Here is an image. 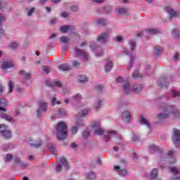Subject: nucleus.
<instances>
[{"label": "nucleus", "mask_w": 180, "mask_h": 180, "mask_svg": "<svg viewBox=\"0 0 180 180\" xmlns=\"http://www.w3.org/2000/svg\"><path fill=\"white\" fill-rule=\"evenodd\" d=\"M13 158V155H12V154H7L4 157V161H5V162H11V161H12Z\"/></svg>", "instance_id": "obj_41"}, {"label": "nucleus", "mask_w": 180, "mask_h": 180, "mask_svg": "<svg viewBox=\"0 0 180 180\" xmlns=\"http://www.w3.org/2000/svg\"><path fill=\"white\" fill-rule=\"evenodd\" d=\"M0 134H1L4 139H11V136H12L11 131L8 129V126L5 124L0 125Z\"/></svg>", "instance_id": "obj_7"}, {"label": "nucleus", "mask_w": 180, "mask_h": 180, "mask_svg": "<svg viewBox=\"0 0 180 180\" xmlns=\"http://www.w3.org/2000/svg\"><path fill=\"white\" fill-rule=\"evenodd\" d=\"M103 102V101L101 98H98L97 100H96V101L94 103V110H99V109H101V108H102V103Z\"/></svg>", "instance_id": "obj_25"}, {"label": "nucleus", "mask_w": 180, "mask_h": 180, "mask_svg": "<svg viewBox=\"0 0 180 180\" xmlns=\"http://www.w3.org/2000/svg\"><path fill=\"white\" fill-rule=\"evenodd\" d=\"M170 172L173 174L172 180H180L179 170L176 167H170Z\"/></svg>", "instance_id": "obj_18"}, {"label": "nucleus", "mask_w": 180, "mask_h": 180, "mask_svg": "<svg viewBox=\"0 0 180 180\" xmlns=\"http://www.w3.org/2000/svg\"><path fill=\"white\" fill-rule=\"evenodd\" d=\"M160 108L163 112L157 115L159 120H164V119H167V117H169L170 116L179 117V111L176 109L175 105L163 103Z\"/></svg>", "instance_id": "obj_1"}, {"label": "nucleus", "mask_w": 180, "mask_h": 180, "mask_svg": "<svg viewBox=\"0 0 180 180\" xmlns=\"http://www.w3.org/2000/svg\"><path fill=\"white\" fill-rule=\"evenodd\" d=\"M98 92H102L103 90V85H98L96 87Z\"/></svg>", "instance_id": "obj_59"}, {"label": "nucleus", "mask_w": 180, "mask_h": 180, "mask_svg": "<svg viewBox=\"0 0 180 180\" xmlns=\"http://www.w3.org/2000/svg\"><path fill=\"white\" fill-rule=\"evenodd\" d=\"M114 170L117 171L121 176L126 175L127 174V171L125 169H120V167L119 166H115Z\"/></svg>", "instance_id": "obj_33"}, {"label": "nucleus", "mask_w": 180, "mask_h": 180, "mask_svg": "<svg viewBox=\"0 0 180 180\" xmlns=\"http://www.w3.org/2000/svg\"><path fill=\"white\" fill-rule=\"evenodd\" d=\"M123 91L124 94H131L133 92L132 86L131 87L129 80H126L122 85Z\"/></svg>", "instance_id": "obj_16"}, {"label": "nucleus", "mask_w": 180, "mask_h": 180, "mask_svg": "<svg viewBox=\"0 0 180 180\" xmlns=\"http://www.w3.org/2000/svg\"><path fill=\"white\" fill-rule=\"evenodd\" d=\"M104 11L105 13H110V12H112V8L110 6H107L104 7Z\"/></svg>", "instance_id": "obj_56"}, {"label": "nucleus", "mask_w": 180, "mask_h": 180, "mask_svg": "<svg viewBox=\"0 0 180 180\" xmlns=\"http://www.w3.org/2000/svg\"><path fill=\"white\" fill-rule=\"evenodd\" d=\"M72 64L73 67H75L76 68H78L79 67V65H81V63L77 60H73L72 62Z\"/></svg>", "instance_id": "obj_55"}, {"label": "nucleus", "mask_w": 180, "mask_h": 180, "mask_svg": "<svg viewBox=\"0 0 180 180\" xmlns=\"http://www.w3.org/2000/svg\"><path fill=\"white\" fill-rule=\"evenodd\" d=\"M6 19H5V15H4V14H1L0 13V25L1 23H2L3 22H5Z\"/></svg>", "instance_id": "obj_61"}, {"label": "nucleus", "mask_w": 180, "mask_h": 180, "mask_svg": "<svg viewBox=\"0 0 180 180\" xmlns=\"http://www.w3.org/2000/svg\"><path fill=\"white\" fill-rule=\"evenodd\" d=\"M96 26H105L106 23H108V21H106L105 19L103 18H99L96 20Z\"/></svg>", "instance_id": "obj_32"}, {"label": "nucleus", "mask_w": 180, "mask_h": 180, "mask_svg": "<svg viewBox=\"0 0 180 180\" xmlns=\"http://www.w3.org/2000/svg\"><path fill=\"white\" fill-rule=\"evenodd\" d=\"M141 91H143V85L135 84L132 86V92H134V94H140Z\"/></svg>", "instance_id": "obj_24"}, {"label": "nucleus", "mask_w": 180, "mask_h": 180, "mask_svg": "<svg viewBox=\"0 0 180 180\" xmlns=\"http://www.w3.org/2000/svg\"><path fill=\"white\" fill-rule=\"evenodd\" d=\"M51 86H58V88H60V89H61V91H63L64 95H67V94L70 93V90L68 89L61 88V86H63V84H61L60 82H59V81L52 82L51 83Z\"/></svg>", "instance_id": "obj_14"}, {"label": "nucleus", "mask_w": 180, "mask_h": 180, "mask_svg": "<svg viewBox=\"0 0 180 180\" xmlns=\"http://www.w3.org/2000/svg\"><path fill=\"white\" fill-rule=\"evenodd\" d=\"M84 126V121L82 119H78L75 123V125L73 126L71 129L72 134H77L78 131V127H82Z\"/></svg>", "instance_id": "obj_10"}, {"label": "nucleus", "mask_w": 180, "mask_h": 180, "mask_svg": "<svg viewBox=\"0 0 180 180\" xmlns=\"http://www.w3.org/2000/svg\"><path fill=\"white\" fill-rule=\"evenodd\" d=\"M144 76L141 75V73L139 72V70H135L134 74L132 75V78H143Z\"/></svg>", "instance_id": "obj_39"}, {"label": "nucleus", "mask_w": 180, "mask_h": 180, "mask_svg": "<svg viewBox=\"0 0 180 180\" xmlns=\"http://www.w3.org/2000/svg\"><path fill=\"white\" fill-rule=\"evenodd\" d=\"M67 115V111L64 108H60L58 111V116H65Z\"/></svg>", "instance_id": "obj_44"}, {"label": "nucleus", "mask_w": 180, "mask_h": 180, "mask_svg": "<svg viewBox=\"0 0 180 180\" xmlns=\"http://www.w3.org/2000/svg\"><path fill=\"white\" fill-rule=\"evenodd\" d=\"M157 178H158V169L153 168L149 174V179L153 180L157 179Z\"/></svg>", "instance_id": "obj_22"}, {"label": "nucleus", "mask_w": 180, "mask_h": 180, "mask_svg": "<svg viewBox=\"0 0 180 180\" xmlns=\"http://www.w3.org/2000/svg\"><path fill=\"white\" fill-rule=\"evenodd\" d=\"M51 103H52V105H56V103H57V105H60L61 102L60 101H57V98L56 97H54L51 100Z\"/></svg>", "instance_id": "obj_52"}, {"label": "nucleus", "mask_w": 180, "mask_h": 180, "mask_svg": "<svg viewBox=\"0 0 180 180\" xmlns=\"http://www.w3.org/2000/svg\"><path fill=\"white\" fill-rule=\"evenodd\" d=\"M172 36L174 39L179 38V30H172Z\"/></svg>", "instance_id": "obj_47"}, {"label": "nucleus", "mask_w": 180, "mask_h": 180, "mask_svg": "<svg viewBox=\"0 0 180 180\" xmlns=\"http://www.w3.org/2000/svg\"><path fill=\"white\" fill-rule=\"evenodd\" d=\"M11 148H12V145L9 143H6L3 146V150H4L5 151H9Z\"/></svg>", "instance_id": "obj_49"}, {"label": "nucleus", "mask_w": 180, "mask_h": 180, "mask_svg": "<svg viewBox=\"0 0 180 180\" xmlns=\"http://www.w3.org/2000/svg\"><path fill=\"white\" fill-rule=\"evenodd\" d=\"M11 67H13V63L11 61H4L1 65V68L3 70H6L7 68H11Z\"/></svg>", "instance_id": "obj_31"}, {"label": "nucleus", "mask_w": 180, "mask_h": 180, "mask_svg": "<svg viewBox=\"0 0 180 180\" xmlns=\"http://www.w3.org/2000/svg\"><path fill=\"white\" fill-rule=\"evenodd\" d=\"M32 142L33 141H30L29 144H30L32 147H35V148H39V147L43 144V142L41 141H39L38 143H33Z\"/></svg>", "instance_id": "obj_43"}, {"label": "nucleus", "mask_w": 180, "mask_h": 180, "mask_svg": "<svg viewBox=\"0 0 180 180\" xmlns=\"http://www.w3.org/2000/svg\"><path fill=\"white\" fill-rule=\"evenodd\" d=\"M158 84L162 88H165V86H168V83L167 82V78L162 77L158 81Z\"/></svg>", "instance_id": "obj_26"}, {"label": "nucleus", "mask_w": 180, "mask_h": 180, "mask_svg": "<svg viewBox=\"0 0 180 180\" xmlns=\"http://www.w3.org/2000/svg\"><path fill=\"white\" fill-rule=\"evenodd\" d=\"M122 120L126 123H129L131 120V113L129 110H124L122 113Z\"/></svg>", "instance_id": "obj_17"}, {"label": "nucleus", "mask_w": 180, "mask_h": 180, "mask_svg": "<svg viewBox=\"0 0 180 180\" xmlns=\"http://www.w3.org/2000/svg\"><path fill=\"white\" fill-rule=\"evenodd\" d=\"M108 39H109V32H103L98 36L97 41L101 44H105L108 41Z\"/></svg>", "instance_id": "obj_11"}, {"label": "nucleus", "mask_w": 180, "mask_h": 180, "mask_svg": "<svg viewBox=\"0 0 180 180\" xmlns=\"http://www.w3.org/2000/svg\"><path fill=\"white\" fill-rule=\"evenodd\" d=\"M164 51V48L161 46L157 45L155 46L154 53L155 56H160Z\"/></svg>", "instance_id": "obj_30"}, {"label": "nucleus", "mask_w": 180, "mask_h": 180, "mask_svg": "<svg viewBox=\"0 0 180 180\" xmlns=\"http://www.w3.org/2000/svg\"><path fill=\"white\" fill-rule=\"evenodd\" d=\"M0 117H1V119H4V120H6V122H8L9 123H15V120L5 112H0Z\"/></svg>", "instance_id": "obj_19"}, {"label": "nucleus", "mask_w": 180, "mask_h": 180, "mask_svg": "<svg viewBox=\"0 0 180 180\" xmlns=\"http://www.w3.org/2000/svg\"><path fill=\"white\" fill-rule=\"evenodd\" d=\"M174 154H175V151L169 150L167 153L168 156L170 157L169 161L171 162L172 164L176 162V158L174 157Z\"/></svg>", "instance_id": "obj_28"}, {"label": "nucleus", "mask_w": 180, "mask_h": 180, "mask_svg": "<svg viewBox=\"0 0 180 180\" xmlns=\"http://www.w3.org/2000/svg\"><path fill=\"white\" fill-rule=\"evenodd\" d=\"M89 134L90 133H89V131H88V129L84 130L82 134L83 139H88V137H89Z\"/></svg>", "instance_id": "obj_50"}, {"label": "nucleus", "mask_w": 180, "mask_h": 180, "mask_svg": "<svg viewBox=\"0 0 180 180\" xmlns=\"http://www.w3.org/2000/svg\"><path fill=\"white\" fill-rule=\"evenodd\" d=\"M117 12L119 13V15H122L123 16H126V15L129 13L127 8L124 7L118 8Z\"/></svg>", "instance_id": "obj_29"}, {"label": "nucleus", "mask_w": 180, "mask_h": 180, "mask_svg": "<svg viewBox=\"0 0 180 180\" xmlns=\"http://www.w3.org/2000/svg\"><path fill=\"white\" fill-rule=\"evenodd\" d=\"M60 41L61 43H68V41H70V39L67 37H61L60 38Z\"/></svg>", "instance_id": "obj_51"}, {"label": "nucleus", "mask_w": 180, "mask_h": 180, "mask_svg": "<svg viewBox=\"0 0 180 180\" xmlns=\"http://www.w3.org/2000/svg\"><path fill=\"white\" fill-rule=\"evenodd\" d=\"M20 74L22 76L24 79H30V72H25V70H20Z\"/></svg>", "instance_id": "obj_37"}, {"label": "nucleus", "mask_w": 180, "mask_h": 180, "mask_svg": "<svg viewBox=\"0 0 180 180\" xmlns=\"http://www.w3.org/2000/svg\"><path fill=\"white\" fill-rule=\"evenodd\" d=\"M149 150L150 151H160V148H158V146H157L155 145H150Z\"/></svg>", "instance_id": "obj_46"}, {"label": "nucleus", "mask_w": 180, "mask_h": 180, "mask_svg": "<svg viewBox=\"0 0 180 180\" xmlns=\"http://www.w3.org/2000/svg\"><path fill=\"white\" fill-rule=\"evenodd\" d=\"M174 61H178L179 60V53H176L173 56Z\"/></svg>", "instance_id": "obj_58"}, {"label": "nucleus", "mask_w": 180, "mask_h": 180, "mask_svg": "<svg viewBox=\"0 0 180 180\" xmlns=\"http://www.w3.org/2000/svg\"><path fill=\"white\" fill-rule=\"evenodd\" d=\"M139 137L140 136L139 135L134 134L133 138H132L133 141H137V140H139Z\"/></svg>", "instance_id": "obj_62"}, {"label": "nucleus", "mask_w": 180, "mask_h": 180, "mask_svg": "<svg viewBox=\"0 0 180 180\" xmlns=\"http://www.w3.org/2000/svg\"><path fill=\"white\" fill-rule=\"evenodd\" d=\"M129 47H130V50L131 52H130L129 50L127 49H124L122 51V53L124 54H125V56H129L130 57V60H129V65L128 66V70H130V68H131V67H133V64L134 63V58H135V56H134V50H136V41L133 39L129 41Z\"/></svg>", "instance_id": "obj_3"}, {"label": "nucleus", "mask_w": 180, "mask_h": 180, "mask_svg": "<svg viewBox=\"0 0 180 180\" xmlns=\"http://www.w3.org/2000/svg\"><path fill=\"white\" fill-rule=\"evenodd\" d=\"M68 131V128L67 127V124L64 122L58 123L56 127V137L58 140H64V139H67Z\"/></svg>", "instance_id": "obj_4"}, {"label": "nucleus", "mask_w": 180, "mask_h": 180, "mask_svg": "<svg viewBox=\"0 0 180 180\" xmlns=\"http://www.w3.org/2000/svg\"><path fill=\"white\" fill-rule=\"evenodd\" d=\"M89 47L92 50H96V49H98V47H99V46H98V44H96V41H91L89 44Z\"/></svg>", "instance_id": "obj_45"}, {"label": "nucleus", "mask_w": 180, "mask_h": 180, "mask_svg": "<svg viewBox=\"0 0 180 180\" xmlns=\"http://www.w3.org/2000/svg\"><path fill=\"white\" fill-rule=\"evenodd\" d=\"M18 46H19V44L16 42H13L10 44V47L11 49H13V50H15V49H18Z\"/></svg>", "instance_id": "obj_54"}, {"label": "nucleus", "mask_w": 180, "mask_h": 180, "mask_svg": "<svg viewBox=\"0 0 180 180\" xmlns=\"http://www.w3.org/2000/svg\"><path fill=\"white\" fill-rule=\"evenodd\" d=\"M88 112H89L88 109H84V110H82L78 114L79 117H85V116H86V115H88Z\"/></svg>", "instance_id": "obj_40"}, {"label": "nucleus", "mask_w": 180, "mask_h": 180, "mask_svg": "<svg viewBox=\"0 0 180 180\" xmlns=\"http://www.w3.org/2000/svg\"><path fill=\"white\" fill-rule=\"evenodd\" d=\"M166 12L169 14L170 19L172 18H176L178 16V13H176L174 9L171 8V7H166Z\"/></svg>", "instance_id": "obj_21"}, {"label": "nucleus", "mask_w": 180, "mask_h": 180, "mask_svg": "<svg viewBox=\"0 0 180 180\" xmlns=\"http://www.w3.org/2000/svg\"><path fill=\"white\" fill-rule=\"evenodd\" d=\"M46 110H47V103L44 101H40L39 102V109L37 110V117H40Z\"/></svg>", "instance_id": "obj_6"}, {"label": "nucleus", "mask_w": 180, "mask_h": 180, "mask_svg": "<svg viewBox=\"0 0 180 180\" xmlns=\"http://www.w3.org/2000/svg\"><path fill=\"white\" fill-rule=\"evenodd\" d=\"M173 143L176 147H179L180 146V131L179 130H174V135L172 137Z\"/></svg>", "instance_id": "obj_13"}, {"label": "nucleus", "mask_w": 180, "mask_h": 180, "mask_svg": "<svg viewBox=\"0 0 180 180\" xmlns=\"http://www.w3.org/2000/svg\"><path fill=\"white\" fill-rule=\"evenodd\" d=\"M43 70H44V72H46V74H49V72H50V71H51L50 70V67L46 66V65L43 66Z\"/></svg>", "instance_id": "obj_57"}, {"label": "nucleus", "mask_w": 180, "mask_h": 180, "mask_svg": "<svg viewBox=\"0 0 180 180\" xmlns=\"http://www.w3.org/2000/svg\"><path fill=\"white\" fill-rule=\"evenodd\" d=\"M15 161L17 164L19 165V166L21 168H26V167H29V163H27V162H20V158H19L18 157L15 158Z\"/></svg>", "instance_id": "obj_27"}, {"label": "nucleus", "mask_w": 180, "mask_h": 180, "mask_svg": "<svg viewBox=\"0 0 180 180\" xmlns=\"http://www.w3.org/2000/svg\"><path fill=\"white\" fill-rule=\"evenodd\" d=\"M95 178H96L95 173L92 172H89L86 175L87 179H95Z\"/></svg>", "instance_id": "obj_48"}, {"label": "nucleus", "mask_w": 180, "mask_h": 180, "mask_svg": "<svg viewBox=\"0 0 180 180\" xmlns=\"http://www.w3.org/2000/svg\"><path fill=\"white\" fill-rule=\"evenodd\" d=\"M14 86H15V84L13 83V82H12V80H9L8 81V92H9V94H11V92H12V91H13Z\"/></svg>", "instance_id": "obj_42"}, {"label": "nucleus", "mask_w": 180, "mask_h": 180, "mask_svg": "<svg viewBox=\"0 0 180 180\" xmlns=\"http://www.w3.org/2000/svg\"><path fill=\"white\" fill-rule=\"evenodd\" d=\"M59 70H60V71H70L71 66L67 63H63L59 66Z\"/></svg>", "instance_id": "obj_34"}, {"label": "nucleus", "mask_w": 180, "mask_h": 180, "mask_svg": "<svg viewBox=\"0 0 180 180\" xmlns=\"http://www.w3.org/2000/svg\"><path fill=\"white\" fill-rule=\"evenodd\" d=\"M81 99H82V97L79 94H77L70 98H66L65 100V103H66V105H68L70 102L71 103H77V102H79Z\"/></svg>", "instance_id": "obj_9"}, {"label": "nucleus", "mask_w": 180, "mask_h": 180, "mask_svg": "<svg viewBox=\"0 0 180 180\" xmlns=\"http://www.w3.org/2000/svg\"><path fill=\"white\" fill-rule=\"evenodd\" d=\"M160 30L154 28H149L145 32H141L136 34V37H141L143 36H154V34H158Z\"/></svg>", "instance_id": "obj_5"}, {"label": "nucleus", "mask_w": 180, "mask_h": 180, "mask_svg": "<svg viewBox=\"0 0 180 180\" xmlns=\"http://www.w3.org/2000/svg\"><path fill=\"white\" fill-rule=\"evenodd\" d=\"M61 165H63V167H64L65 169H70V165H68V162L67 161V159H65V158H60V163L58 164L56 168V172H60Z\"/></svg>", "instance_id": "obj_8"}, {"label": "nucleus", "mask_w": 180, "mask_h": 180, "mask_svg": "<svg viewBox=\"0 0 180 180\" xmlns=\"http://www.w3.org/2000/svg\"><path fill=\"white\" fill-rule=\"evenodd\" d=\"M62 33H67L68 32H72L74 30V27L72 25H64L60 28Z\"/></svg>", "instance_id": "obj_23"}, {"label": "nucleus", "mask_w": 180, "mask_h": 180, "mask_svg": "<svg viewBox=\"0 0 180 180\" xmlns=\"http://www.w3.org/2000/svg\"><path fill=\"white\" fill-rule=\"evenodd\" d=\"M139 122L141 124L146 126L149 130H151V124H150V121L146 118V116L141 115L139 117Z\"/></svg>", "instance_id": "obj_15"}, {"label": "nucleus", "mask_w": 180, "mask_h": 180, "mask_svg": "<svg viewBox=\"0 0 180 180\" xmlns=\"http://www.w3.org/2000/svg\"><path fill=\"white\" fill-rule=\"evenodd\" d=\"M70 10L72 11V12H77V11H78V6H72L71 8H70Z\"/></svg>", "instance_id": "obj_60"}, {"label": "nucleus", "mask_w": 180, "mask_h": 180, "mask_svg": "<svg viewBox=\"0 0 180 180\" xmlns=\"http://www.w3.org/2000/svg\"><path fill=\"white\" fill-rule=\"evenodd\" d=\"M33 13H34V8L32 7L30 8V10H28L27 15L32 16V15H33Z\"/></svg>", "instance_id": "obj_53"}, {"label": "nucleus", "mask_w": 180, "mask_h": 180, "mask_svg": "<svg viewBox=\"0 0 180 180\" xmlns=\"http://www.w3.org/2000/svg\"><path fill=\"white\" fill-rule=\"evenodd\" d=\"M112 68H113V63L112 62V60H108L107 63H105V67L106 72H109V71H110Z\"/></svg>", "instance_id": "obj_35"}, {"label": "nucleus", "mask_w": 180, "mask_h": 180, "mask_svg": "<svg viewBox=\"0 0 180 180\" xmlns=\"http://www.w3.org/2000/svg\"><path fill=\"white\" fill-rule=\"evenodd\" d=\"M96 57H101V56H103V51L101 50L98 52H96Z\"/></svg>", "instance_id": "obj_63"}, {"label": "nucleus", "mask_w": 180, "mask_h": 180, "mask_svg": "<svg viewBox=\"0 0 180 180\" xmlns=\"http://www.w3.org/2000/svg\"><path fill=\"white\" fill-rule=\"evenodd\" d=\"M6 106H8V101L6 98H0V112H6Z\"/></svg>", "instance_id": "obj_20"}, {"label": "nucleus", "mask_w": 180, "mask_h": 180, "mask_svg": "<svg viewBox=\"0 0 180 180\" xmlns=\"http://www.w3.org/2000/svg\"><path fill=\"white\" fill-rule=\"evenodd\" d=\"M75 53L77 57H82L84 61H88V58H89L88 53H86L85 51L76 48Z\"/></svg>", "instance_id": "obj_12"}, {"label": "nucleus", "mask_w": 180, "mask_h": 180, "mask_svg": "<svg viewBox=\"0 0 180 180\" xmlns=\"http://www.w3.org/2000/svg\"><path fill=\"white\" fill-rule=\"evenodd\" d=\"M56 146H54V144L53 143H49L48 145V149L49 150V151H51V153L52 154H53V155H56Z\"/></svg>", "instance_id": "obj_38"}, {"label": "nucleus", "mask_w": 180, "mask_h": 180, "mask_svg": "<svg viewBox=\"0 0 180 180\" xmlns=\"http://www.w3.org/2000/svg\"><path fill=\"white\" fill-rule=\"evenodd\" d=\"M77 81L82 84H84L85 82H88V77H86V76L84 75H81L77 77Z\"/></svg>", "instance_id": "obj_36"}, {"label": "nucleus", "mask_w": 180, "mask_h": 180, "mask_svg": "<svg viewBox=\"0 0 180 180\" xmlns=\"http://www.w3.org/2000/svg\"><path fill=\"white\" fill-rule=\"evenodd\" d=\"M94 134H96L97 136H102V134H103V139L105 143H110V141H112V139H116V140L122 139V136L117 134L116 131L108 130L107 131H105V130L101 127L94 130Z\"/></svg>", "instance_id": "obj_2"}, {"label": "nucleus", "mask_w": 180, "mask_h": 180, "mask_svg": "<svg viewBox=\"0 0 180 180\" xmlns=\"http://www.w3.org/2000/svg\"><path fill=\"white\" fill-rule=\"evenodd\" d=\"M68 15L69 14L67 12H63V13H61L62 18H68Z\"/></svg>", "instance_id": "obj_64"}]
</instances>
